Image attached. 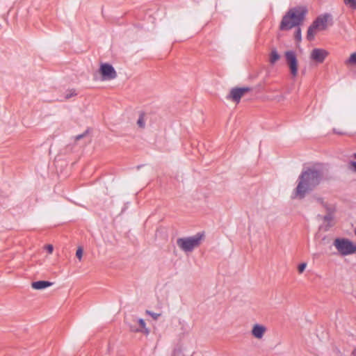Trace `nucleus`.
Here are the masks:
<instances>
[{"label": "nucleus", "instance_id": "9b49d317", "mask_svg": "<svg viewBox=\"0 0 356 356\" xmlns=\"http://www.w3.org/2000/svg\"><path fill=\"white\" fill-rule=\"evenodd\" d=\"M243 95L240 93L239 90H238L237 87L232 88L230 90L229 93L227 95L226 99H231L234 102L239 103L241 101V97Z\"/></svg>", "mask_w": 356, "mask_h": 356}, {"label": "nucleus", "instance_id": "f8f14e48", "mask_svg": "<svg viewBox=\"0 0 356 356\" xmlns=\"http://www.w3.org/2000/svg\"><path fill=\"white\" fill-rule=\"evenodd\" d=\"M318 29L312 23L308 28L307 33V39L312 41L314 39L316 30Z\"/></svg>", "mask_w": 356, "mask_h": 356}, {"label": "nucleus", "instance_id": "39448f33", "mask_svg": "<svg viewBox=\"0 0 356 356\" xmlns=\"http://www.w3.org/2000/svg\"><path fill=\"white\" fill-rule=\"evenodd\" d=\"M99 72L101 74L102 81H110L116 78L117 72L113 66L108 63L100 64Z\"/></svg>", "mask_w": 356, "mask_h": 356}, {"label": "nucleus", "instance_id": "b1692460", "mask_svg": "<svg viewBox=\"0 0 356 356\" xmlns=\"http://www.w3.org/2000/svg\"><path fill=\"white\" fill-rule=\"evenodd\" d=\"M136 331L139 332H143L146 335L149 334V330L146 326L142 329H137Z\"/></svg>", "mask_w": 356, "mask_h": 356}, {"label": "nucleus", "instance_id": "1a4fd4ad", "mask_svg": "<svg viewBox=\"0 0 356 356\" xmlns=\"http://www.w3.org/2000/svg\"><path fill=\"white\" fill-rule=\"evenodd\" d=\"M53 284L54 282L48 280H38L31 283V287L35 290H44Z\"/></svg>", "mask_w": 356, "mask_h": 356}, {"label": "nucleus", "instance_id": "aec40b11", "mask_svg": "<svg viewBox=\"0 0 356 356\" xmlns=\"http://www.w3.org/2000/svg\"><path fill=\"white\" fill-rule=\"evenodd\" d=\"M306 266H307V264L306 263H301V264H300L299 266H298V272L300 273H302L305 270Z\"/></svg>", "mask_w": 356, "mask_h": 356}, {"label": "nucleus", "instance_id": "2f4dec72", "mask_svg": "<svg viewBox=\"0 0 356 356\" xmlns=\"http://www.w3.org/2000/svg\"><path fill=\"white\" fill-rule=\"evenodd\" d=\"M355 235H356V228H355Z\"/></svg>", "mask_w": 356, "mask_h": 356}, {"label": "nucleus", "instance_id": "2eb2a0df", "mask_svg": "<svg viewBox=\"0 0 356 356\" xmlns=\"http://www.w3.org/2000/svg\"><path fill=\"white\" fill-rule=\"evenodd\" d=\"M241 95H244L245 93L250 92L252 90V88L249 86H243V87H237Z\"/></svg>", "mask_w": 356, "mask_h": 356}, {"label": "nucleus", "instance_id": "4be33fe9", "mask_svg": "<svg viewBox=\"0 0 356 356\" xmlns=\"http://www.w3.org/2000/svg\"><path fill=\"white\" fill-rule=\"evenodd\" d=\"M147 314L151 316L154 320H156L158 317L161 315L160 314L154 313L153 312L147 311Z\"/></svg>", "mask_w": 356, "mask_h": 356}, {"label": "nucleus", "instance_id": "cd10ccee", "mask_svg": "<svg viewBox=\"0 0 356 356\" xmlns=\"http://www.w3.org/2000/svg\"><path fill=\"white\" fill-rule=\"evenodd\" d=\"M352 356H356V348L352 352Z\"/></svg>", "mask_w": 356, "mask_h": 356}, {"label": "nucleus", "instance_id": "c85d7f7f", "mask_svg": "<svg viewBox=\"0 0 356 356\" xmlns=\"http://www.w3.org/2000/svg\"><path fill=\"white\" fill-rule=\"evenodd\" d=\"M125 209H126V207L123 208V209H122V212H124Z\"/></svg>", "mask_w": 356, "mask_h": 356}, {"label": "nucleus", "instance_id": "c756f323", "mask_svg": "<svg viewBox=\"0 0 356 356\" xmlns=\"http://www.w3.org/2000/svg\"><path fill=\"white\" fill-rule=\"evenodd\" d=\"M353 157L356 159V152L353 154Z\"/></svg>", "mask_w": 356, "mask_h": 356}, {"label": "nucleus", "instance_id": "f03ea898", "mask_svg": "<svg viewBox=\"0 0 356 356\" xmlns=\"http://www.w3.org/2000/svg\"><path fill=\"white\" fill-rule=\"evenodd\" d=\"M307 14V10L304 7H293L290 8L283 16L280 22L281 31H289L296 28L294 33V38L296 41L302 40V31L300 25L303 22Z\"/></svg>", "mask_w": 356, "mask_h": 356}, {"label": "nucleus", "instance_id": "7ed1b4c3", "mask_svg": "<svg viewBox=\"0 0 356 356\" xmlns=\"http://www.w3.org/2000/svg\"><path fill=\"white\" fill-rule=\"evenodd\" d=\"M204 232H197L195 235L187 237H181L177 239L179 248L185 252H191L198 247L204 238Z\"/></svg>", "mask_w": 356, "mask_h": 356}, {"label": "nucleus", "instance_id": "423d86ee", "mask_svg": "<svg viewBox=\"0 0 356 356\" xmlns=\"http://www.w3.org/2000/svg\"><path fill=\"white\" fill-rule=\"evenodd\" d=\"M285 58L291 74L296 76L298 74V60L296 53L293 51H286Z\"/></svg>", "mask_w": 356, "mask_h": 356}, {"label": "nucleus", "instance_id": "0eeeda50", "mask_svg": "<svg viewBox=\"0 0 356 356\" xmlns=\"http://www.w3.org/2000/svg\"><path fill=\"white\" fill-rule=\"evenodd\" d=\"M327 55L328 52L325 49L315 48L310 54V58L318 63H322Z\"/></svg>", "mask_w": 356, "mask_h": 356}, {"label": "nucleus", "instance_id": "f257e3e1", "mask_svg": "<svg viewBox=\"0 0 356 356\" xmlns=\"http://www.w3.org/2000/svg\"><path fill=\"white\" fill-rule=\"evenodd\" d=\"M323 178L322 170L316 167H307L303 170L297 180V186L293 191V199L302 200L313 191L321 183Z\"/></svg>", "mask_w": 356, "mask_h": 356}, {"label": "nucleus", "instance_id": "a211bd4d", "mask_svg": "<svg viewBox=\"0 0 356 356\" xmlns=\"http://www.w3.org/2000/svg\"><path fill=\"white\" fill-rule=\"evenodd\" d=\"M348 169L356 173V161H350L348 163Z\"/></svg>", "mask_w": 356, "mask_h": 356}, {"label": "nucleus", "instance_id": "393cba45", "mask_svg": "<svg viewBox=\"0 0 356 356\" xmlns=\"http://www.w3.org/2000/svg\"><path fill=\"white\" fill-rule=\"evenodd\" d=\"M88 129L86 130L83 134L77 135L75 138L76 140H80L85 137L88 134Z\"/></svg>", "mask_w": 356, "mask_h": 356}, {"label": "nucleus", "instance_id": "7c9ffc66", "mask_svg": "<svg viewBox=\"0 0 356 356\" xmlns=\"http://www.w3.org/2000/svg\"><path fill=\"white\" fill-rule=\"evenodd\" d=\"M141 167V165H138L137 168L139 169Z\"/></svg>", "mask_w": 356, "mask_h": 356}, {"label": "nucleus", "instance_id": "9d476101", "mask_svg": "<svg viewBox=\"0 0 356 356\" xmlns=\"http://www.w3.org/2000/svg\"><path fill=\"white\" fill-rule=\"evenodd\" d=\"M266 330V327L264 325L257 323L253 325L252 329V334L256 339H260L263 337Z\"/></svg>", "mask_w": 356, "mask_h": 356}, {"label": "nucleus", "instance_id": "6ab92c4d", "mask_svg": "<svg viewBox=\"0 0 356 356\" xmlns=\"http://www.w3.org/2000/svg\"><path fill=\"white\" fill-rule=\"evenodd\" d=\"M83 250L81 247H79L76 251V257L81 260L83 257Z\"/></svg>", "mask_w": 356, "mask_h": 356}, {"label": "nucleus", "instance_id": "5701e85b", "mask_svg": "<svg viewBox=\"0 0 356 356\" xmlns=\"http://www.w3.org/2000/svg\"><path fill=\"white\" fill-rule=\"evenodd\" d=\"M138 323L140 325V327H141V329L146 326V323H145V320L142 318H139L138 319Z\"/></svg>", "mask_w": 356, "mask_h": 356}, {"label": "nucleus", "instance_id": "ddd939ff", "mask_svg": "<svg viewBox=\"0 0 356 356\" xmlns=\"http://www.w3.org/2000/svg\"><path fill=\"white\" fill-rule=\"evenodd\" d=\"M145 113L141 112L139 115V118L137 120V124L140 128H144L145 127V122L144 120Z\"/></svg>", "mask_w": 356, "mask_h": 356}, {"label": "nucleus", "instance_id": "20e7f679", "mask_svg": "<svg viewBox=\"0 0 356 356\" xmlns=\"http://www.w3.org/2000/svg\"><path fill=\"white\" fill-rule=\"evenodd\" d=\"M333 244L343 256L350 255L356 252V245L348 238H337Z\"/></svg>", "mask_w": 356, "mask_h": 356}, {"label": "nucleus", "instance_id": "4468645a", "mask_svg": "<svg viewBox=\"0 0 356 356\" xmlns=\"http://www.w3.org/2000/svg\"><path fill=\"white\" fill-rule=\"evenodd\" d=\"M345 5L353 10H356V0H343Z\"/></svg>", "mask_w": 356, "mask_h": 356}, {"label": "nucleus", "instance_id": "f3484780", "mask_svg": "<svg viewBox=\"0 0 356 356\" xmlns=\"http://www.w3.org/2000/svg\"><path fill=\"white\" fill-rule=\"evenodd\" d=\"M279 58H280V55L278 54V53H277L275 50L272 51V52H271L270 62H271L272 63H275V62H276Z\"/></svg>", "mask_w": 356, "mask_h": 356}, {"label": "nucleus", "instance_id": "bb28decb", "mask_svg": "<svg viewBox=\"0 0 356 356\" xmlns=\"http://www.w3.org/2000/svg\"><path fill=\"white\" fill-rule=\"evenodd\" d=\"M325 221H330L332 219V216L331 213H327L323 217Z\"/></svg>", "mask_w": 356, "mask_h": 356}, {"label": "nucleus", "instance_id": "412c9836", "mask_svg": "<svg viewBox=\"0 0 356 356\" xmlns=\"http://www.w3.org/2000/svg\"><path fill=\"white\" fill-rule=\"evenodd\" d=\"M76 95V93L75 92V90H73V91H69L67 93L65 94V99H70L74 96Z\"/></svg>", "mask_w": 356, "mask_h": 356}, {"label": "nucleus", "instance_id": "a878e982", "mask_svg": "<svg viewBox=\"0 0 356 356\" xmlns=\"http://www.w3.org/2000/svg\"><path fill=\"white\" fill-rule=\"evenodd\" d=\"M45 248L48 253H52L54 250V246L51 244L47 245Z\"/></svg>", "mask_w": 356, "mask_h": 356}, {"label": "nucleus", "instance_id": "dca6fc26", "mask_svg": "<svg viewBox=\"0 0 356 356\" xmlns=\"http://www.w3.org/2000/svg\"><path fill=\"white\" fill-rule=\"evenodd\" d=\"M346 63V64L356 65V52L352 54Z\"/></svg>", "mask_w": 356, "mask_h": 356}, {"label": "nucleus", "instance_id": "6e6552de", "mask_svg": "<svg viewBox=\"0 0 356 356\" xmlns=\"http://www.w3.org/2000/svg\"><path fill=\"white\" fill-rule=\"evenodd\" d=\"M332 19V15L329 13H325L323 15L317 17L315 20L312 22L318 29L324 30L327 27V24L329 20Z\"/></svg>", "mask_w": 356, "mask_h": 356}]
</instances>
